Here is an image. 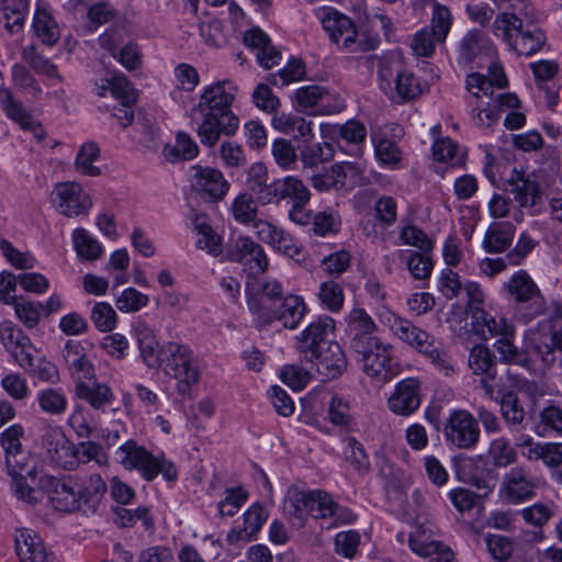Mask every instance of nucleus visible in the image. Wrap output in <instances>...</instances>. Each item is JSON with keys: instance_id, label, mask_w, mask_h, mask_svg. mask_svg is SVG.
Returning a JSON list of instances; mask_svg holds the SVG:
<instances>
[{"instance_id": "nucleus-30", "label": "nucleus", "mask_w": 562, "mask_h": 562, "mask_svg": "<svg viewBox=\"0 0 562 562\" xmlns=\"http://www.w3.org/2000/svg\"><path fill=\"white\" fill-rule=\"evenodd\" d=\"M35 403L42 414L52 417L65 415L69 406L67 392L60 386H47L38 390Z\"/></svg>"}, {"instance_id": "nucleus-64", "label": "nucleus", "mask_w": 562, "mask_h": 562, "mask_svg": "<svg viewBox=\"0 0 562 562\" xmlns=\"http://www.w3.org/2000/svg\"><path fill=\"white\" fill-rule=\"evenodd\" d=\"M430 252L412 251L407 259V268L412 277L416 280H426L430 277L434 263Z\"/></svg>"}, {"instance_id": "nucleus-44", "label": "nucleus", "mask_w": 562, "mask_h": 562, "mask_svg": "<svg viewBox=\"0 0 562 562\" xmlns=\"http://www.w3.org/2000/svg\"><path fill=\"white\" fill-rule=\"evenodd\" d=\"M74 247L80 259L93 261L102 256L103 247L85 228L72 232Z\"/></svg>"}, {"instance_id": "nucleus-39", "label": "nucleus", "mask_w": 562, "mask_h": 562, "mask_svg": "<svg viewBox=\"0 0 562 562\" xmlns=\"http://www.w3.org/2000/svg\"><path fill=\"white\" fill-rule=\"evenodd\" d=\"M199 155V147L193 138L183 132L176 135V143L173 145L167 144L164 147L165 158L177 164L183 160H191Z\"/></svg>"}, {"instance_id": "nucleus-54", "label": "nucleus", "mask_w": 562, "mask_h": 562, "mask_svg": "<svg viewBox=\"0 0 562 562\" xmlns=\"http://www.w3.org/2000/svg\"><path fill=\"white\" fill-rule=\"evenodd\" d=\"M373 216L382 228L393 226L397 220L396 200L390 195L378 198L373 206Z\"/></svg>"}, {"instance_id": "nucleus-50", "label": "nucleus", "mask_w": 562, "mask_h": 562, "mask_svg": "<svg viewBox=\"0 0 562 562\" xmlns=\"http://www.w3.org/2000/svg\"><path fill=\"white\" fill-rule=\"evenodd\" d=\"M469 367L474 374L495 375V363L491 350L484 345L474 346L469 355Z\"/></svg>"}, {"instance_id": "nucleus-8", "label": "nucleus", "mask_w": 562, "mask_h": 562, "mask_svg": "<svg viewBox=\"0 0 562 562\" xmlns=\"http://www.w3.org/2000/svg\"><path fill=\"white\" fill-rule=\"evenodd\" d=\"M506 286L515 301L517 317L525 324L544 315L546 300L538 285L525 270L514 273Z\"/></svg>"}, {"instance_id": "nucleus-58", "label": "nucleus", "mask_w": 562, "mask_h": 562, "mask_svg": "<svg viewBox=\"0 0 562 562\" xmlns=\"http://www.w3.org/2000/svg\"><path fill=\"white\" fill-rule=\"evenodd\" d=\"M0 100L9 117L18 122L25 130L32 128V117L24 111L22 104L13 99L9 90L0 91Z\"/></svg>"}, {"instance_id": "nucleus-3", "label": "nucleus", "mask_w": 562, "mask_h": 562, "mask_svg": "<svg viewBox=\"0 0 562 562\" xmlns=\"http://www.w3.org/2000/svg\"><path fill=\"white\" fill-rule=\"evenodd\" d=\"M493 33L519 55L531 56L546 43L542 30L512 12L499 13L493 22Z\"/></svg>"}, {"instance_id": "nucleus-46", "label": "nucleus", "mask_w": 562, "mask_h": 562, "mask_svg": "<svg viewBox=\"0 0 562 562\" xmlns=\"http://www.w3.org/2000/svg\"><path fill=\"white\" fill-rule=\"evenodd\" d=\"M257 198L248 192L239 193L232 202L231 213L234 220L240 224L256 223L258 213Z\"/></svg>"}, {"instance_id": "nucleus-37", "label": "nucleus", "mask_w": 562, "mask_h": 562, "mask_svg": "<svg viewBox=\"0 0 562 562\" xmlns=\"http://www.w3.org/2000/svg\"><path fill=\"white\" fill-rule=\"evenodd\" d=\"M33 29L37 38L53 47L60 38L59 27L53 15L44 8H37L33 18Z\"/></svg>"}, {"instance_id": "nucleus-20", "label": "nucleus", "mask_w": 562, "mask_h": 562, "mask_svg": "<svg viewBox=\"0 0 562 562\" xmlns=\"http://www.w3.org/2000/svg\"><path fill=\"white\" fill-rule=\"evenodd\" d=\"M507 190L520 209H528L531 214L539 211L541 190L535 175L514 170Z\"/></svg>"}, {"instance_id": "nucleus-25", "label": "nucleus", "mask_w": 562, "mask_h": 562, "mask_svg": "<svg viewBox=\"0 0 562 562\" xmlns=\"http://www.w3.org/2000/svg\"><path fill=\"white\" fill-rule=\"evenodd\" d=\"M315 366L317 372L326 379H335L347 368V358L340 345L336 341L317 350L315 358L304 359Z\"/></svg>"}, {"instance_id": "nucleus-15", "label": "nucleus", "mask_w": 562, "mask_h": 562, "mask_svg": "<svg viewBox=\"0 0 562 562\" xmlns=\"http://www.w3.org/2000/svg\"><path fill=\"white\" fill-rule=\"evenodd\" d=\"M537 488L538 480L520 464L504 474L499 492L507 503L520 504L532 498Z\"/></svg>"}, {"instance_id": "nucleus-4", "label": "nucleus", "mask_w": 562, "mask_h": 562, "mask_svg": "<svg viewBox=\"0 0 562 562\" xmlns=\"http://www.w3.org/2000/svg\"><path fill=\"white\" fill-rule=\"evenodd\" d=\"M117 462L128 471L136 470L142 477L151 482L161 474L168 482H176L178 470L171 460L165 456H154L145 447L139 446L135 440H127L115 451Z\"/></svg>"}, {"instance_id": "nucleus-11", "label": "nucleus", "mask_w": 562, "mask_h": 562, "mask_svg": "<svg viewBox=\"0 0 562 562\" xmlns=\"http://www.w3.org/2000/svg\"><path fill=\"white\" fill-rule=\"evenodd\" d=\"M447 443L458 449H473L480 438L477 420L465 409L452 411L445 424Z\"/></svg>"}, {"instance_id": "nucleus-32", "label": "nucleus", "mask_w": 562, "mask_h": 562, "mask_svg": "<svg viewBox=\"0 0 562 562\" xmlns=\"http://www.w3.org/2000/svg\"><path fill=\"white\" fill-rule=\"evenodd\" d=\"M63 358L71 375L78 379H88L93 374V366L87 359L80 341L68 340L63 350Z\"/></svg>"}, {"instance_id": "nucleus-42", "label": "nucleus", "mask_w": 562, "mask_h": 562, "mask_svg": "<svg viewBox=\"0 0 562 562\" xmlns=\"http://www.w3.org/2000/svg\"><path fill=\"white\" fill-rule=\"evenodd\" d=\"M499 405L502 416L512 431H520L525 428L526 413L516 393L512 391L506 392Z\"/></svg>"}, {"instance_id": "nucleus-16", "label": "nucleus", "mask_w": 562, "mask_h": 562, "mask_svg": "<svg viewBox=\"0 0 562 562\" xmlns=\"http://www.w3.org/2000/svg\"><path fill=\"white\" fill-rule=\"evenodd\" d=\"M190 181L196 193L212 202L223 200L231 187L221 170L200 165L190 168Z\"/></svg>"}, {"instance_id": "nucleus-56", "label": "nucleus", "mask_w": 562, "mask_h": 562, "mask_svg": "<svg viewBox=\"0 0 562 562\" xmlns=\"http://www.w3.org/2000/svg\"><path fill=\"white\" fill-rule=\"evenodd\" d=\"M338 133L342 140L353 146V155L360 156L361 145L367 136L366 126L359 121L350 120L338 127Z\"/></svg>"}, {"instance_id": "nucleus-53", "label": "nucleus", "mask_w": 562, "mask_h": 562, "mask_svg": "<svg viewBox=\"0 0 562 562\" xmlns=\"http://www.w3.org/2000/svg\"><path fill=\"white\" fill-rule=\"evenodd\" d=\"M334 157L333 146L329 143L305 144L300 153V159L304 167H317Z\"/></svg>"}, {"instance_id": "nucleus-51", "label": "nucleus", "mask_w": 562, "mask_h": 562, "mask_svg": "<svg viewBox=\"0 0 562 562\" xmlns=\"http://www.w3.org/2000/svg\"><path fill=\"white\" fill-rule=\"evenodd\" d=\"M193 223L199 235L196 246L213 256L221 254L220 237L214 234L212 227L204 221V217L196 215Z\"/></svg>"}, {"instance_id": "nucleus-29", "label": "nucleus", "mask_w": 562, "mask_h": 562, "mask_svg": "<svg viewBox=\"0 0 562 562\" xmlns=\"http://www.w3.org/2000/svg\"><path fill=\"white\" fill-rule=\"evenodd\" d=\"M476 333L483 339L494 337L515 336V327L508 319L498 314H491L484 310L474 314Z\"/></svg>"}, {"instance_id": "nucleus-18", "label": "nucleus", "mask_w": 562, "mask_h": 562, "mask_svg": "<svg viewBox=\"0 0 562 562\" xmlns=\"http://www.w3.org/2000/svg\"><path fill=\"white\" fill-rule=\"evenodd\" d=\"M53 196L58 212L67 217L87 214L92 206L89 194L77 182L58 183Z\"/></svg>"}, {"instance_id": "nucleus-13", "label": "nucleus", "mask_w": 562, "mask_h": 562, "mask_svg": "<svg viewBox=\"0 0 562 562\" xmlns=\"http://www.w3.org/2000/svg\"><path fill=\"white\" fill-rule=\"evenodd\" d=\"M225 258L243 266L249 276L263 273L268 269V258L261 245L249 237H238L233 240L225 251Z\"/></svg>"}, {"instance_id": "nucleus-35", "label": "nucleus", "mask_w": 562, "mask_h": 562, "mask_svg": "<svg viewBox=\"0 0 562 562\" xmlns=\"http://www.w3.org/2000/svg\"><path fill=\"white\" fill-rule=\"evenodd\" d=\"M135 336L145 364L148 368H157L158 352L161 347H159L154 330L145 322H138L135 327Z\"/></svg>"}, {"instance_id": "nucleus-19", "label": "nucleus", "mask_w": 562, "mask_h": 562, "mask_svg": "<svg viewBox=\"0 0 562 562\" xmlns=\"http://www.w3.org/2000/svg\"><path fill=\"white\" fill-rule=\"evenodd\" d=\"M335 329V322L329 316H319L297 337L296 348L303 359H313L318 349L331 342L328 335Z\"/></svg>"}, {"instance_id": "nucleus-60", "label": "nucleus", "mask_w": 562, "mask_h": 562, "mask_svg": "<svg viewBox=\"0 0 562 562\" xmlns=\"http://www.w3.org/2000/svg\"><path fill=\"white\" fill-rule=\"evenodd\" d=\"M91 321L103 333H109L114 329L116 325V313L106 302L95 303L91 310Z\"/></svg>"}, {"instance_id": "nucleus-38", "label": "nucleus", "mask_w": 562, "mask_h": 562, "mask_svg": "<svg viewBox=\"0 0 562 562\" xmlns=\"http://www.w3.org/2000/svg\"><path fill=\"white\" fill-rule=\"evenodd\" d=\"M246 186L261 205H266L272 182L268 183V169L262 162H254L247 169Z\"/></svg>"}, {"instance_id": "nucleus-48", "label": "nucleus", "mask_w": 562, "mask_h": 562, "mask_svg": "<svg viewBox=\"0 0 562 562\" xmlns=\"http://www.w3.org/2000/svg\"><path fill=\"white\" fill-rule=\"evenodd\" d=\"M100 156V148L94 142H87L80 147L76 160L75 168L81 175L88 177H95L100 175V168L94 166L93 162Z\"/></svg>"}, {"instance_id": "nucleus-27", "label": "nucleus", "mask_w": 562, "mask_h": 562, "mask_svg": "<svg viewBox=\"0 0 562 562\" xmlns=\"http://www.w3.org/2000/svg\"><path fill=\"white\" fill-rule=\"evenodd\" d=\"M255 229L258 238L273 247L279 252L295 258L300 255L301 249L294 238L282 228L272 225L269 222L257 220Z\"/></svg>"}, {"instance_id": "nucleus-28", "label": "nucleus", "mask_w": 562, "mask_h": 562, "mask_svg": "<svg viewBox=\"0 0 562 562\" xmlns=\"http://www.w3.org/2000/svg\"><path fill=\"white\" fill-rule=\"evenodd\" d=\"M271 189L266 205L278 204L282 200L294 205L295 203H307L311 199V193L303 181L293 176L272 181Z\"/></svg>"}, {"instance_id": "nucleus-52", "label": "nucleus", "mask_w": 562, "mask_h": 562, "mask_svg": "<svg viewBox=\"0 0 562 562\" xmlns=\"http://www.w3.org/2000/svg\"><path fill=\"white\" fill-rule=\"evenodd\" d=\"M318 297L322 304L333 313L339 312L344 306V289L335 280L324 281L319 285Z\"/></svg>"}, {"instance_id": "nucleus-9", "label": "nucleus", "mask_w": 562, "mask_h": 562, "mask_svg": "<svg viewBox=\"0 0 562 562\" xmlns=\"http://www.w3.org/2000/svg\"><path fill=\"white\" fill-rule=\"evenodd\" d=\"M247 304L256 321L262 326L279 321L283 327L294 329L307 312L303 297L299 295L285 296L279 307L271 311L262 306L258 296L247 292Z\"/></svg>"}, {"instance_id": "nucleus-24", "label": "nucleus", "mask_w": 562, "mask_h": 562, "mask_svg": "<svg viewBox=\"0 0 562 562\" xmlns=\"http://www.w3.org/2000/svg\"><path fill=\"white\" fill-rule=\"evenodd\" d=\"M14 547L20 562H55L42 538L32 529L15 530Z\"/></svg>"}, {"instance_id": "nucleus-17", "label": "nucleus", "mask_w": 562, "mask_h": 562, "mask_svg": "<svg viewBox=\"0 0 562 562\" xmlns=\"http://www.w3.org/2000/svg\"><path fill=\"white\" fill-rule=\"evenodd\" d=\"M295 100L301 109L317 108L316 113L323 115L338 113L346 108L344 99L337 93L316 85L299 88L295 92Z\"/></svg>"}, {"instance_id": "nucleus-62", "label": "nucleus", "mask_w": 562, "mask_h": 562, "mask_svg": "<svg viewBox=\"0 0 562 562\" xmlns=\"http://www.w3.org/2000/svg\"><path fill=\"white\" fill-rule=\"evenodd\" d=\"M452 25V15L448 7L440 4L436 5L431 11L430 31L437 35V41L442 43L446 41L447 35Z\"/></svg>"}, {"instance_id": "nucleus-63", "label": "nucleus", "mask_w": 562, "mask_h": 562, "mask_svg": "<svg viewBox=\"0 0 562 562\" xmlns=\"http://www.w3.org/2000/svg\"><path fill=\"white\" fill-rule=\"evenodd\" d=\"M149 302L148 295L135 288L125 289L115 301L119 311L123 313H135L145 307Z\"/></svg>"}, {"instance_id": "nucleus-57", "label": "nucleus", "mask_w": 562, "mask_h": 562, "mask_svg": "<svg viewBox=\"0 0 562 562\" xmlns=\"http://www.w3.org/2000/svg\"><path fill=\"white\" fill-rule=\"evenodd\" d=\"M485 37L482 31L470 30L460 42V58L465 61H472L484 48Z\"/></svg>"}, {"instance_id": "nucleus-41", "label": "nucleus", "mask_w": 562, "mask_h": 562, "mask_svg": "<svg viewBox=\"0 0 562 562\" xmlns=\"http://www.w3.org/2000/svg\"><path fill=\"white\" fill-rule=\"evenodd\" d=\"M405 69L402 57L398 54L390 53L379 58V81L384 92L393 91V82Z\"/></svg>"}, {"instance_id": "nucleus-23", "label": "nucleus", "mask_w": 562, "mask_h": 562, "mask_svg": "<svg viewBox=\"0 0 562 562\" xmlns=\"http://www.w3.org/2000/svg\"><path fill=\"white\" fill-rule=\"evenodd\" d=\"M23 427L19 424L7 428L0 438L5 454V464L10 474H18L26 470L30 462V454L22 448L21 438Z\"/></svg>"}, {"instance_id": "nucleus-1", "label": "nucleus", "mask_w": 562, "mask_h": 562, "mask_svg": "<svg viewBox=\"0 0 562 562\" xmlns=\"http://www.w3.org/2000/svg\"><path fill=\"white\" fill-rule=\"evenodd\" d=\"M237 88L231 80H221L205 87L198 104L192 109L201 116L196 133L200 142L214 147L222 134L234 135L239 126V119L232 111Z\"/></svg>"}, {"instance_id": "nucleus-7", "label": "nucleus", "mask_w": 562, "mask_h": 562, "mask_svg": "<svg viewBox=\"0 0 562 562\" xmlns=\"http://www.w3.org/2000/svg\"><path fill=\"white\" fill-rule=\"evenodd\" d=\"M321 22L331 42L347 52L366 53L374 50L380 44V37L376 34H359L352 21L336 10H324Z\"/></svg>"}, {"instance_id": "nucleus-6", "label": "nucleus", "mask_w": 562, "mask_h": 562, "mask_svg": "<svg viewBox=\"0 0 562 562\" xmlns=\"http://www.w3.org/2000/svg\"><path fill=\"white\" fill-rule=\"evenodd\" d=\"M178 381L177 389L182 395L190 393L191 386L199 382L200 371L189 346L170 341L158 352L157 368Z\"/></svg>"}, {"instance_id": "nucleus-5", "label": "nucleus", "mask_w": 562, "mask_h": 562, "mask_svg": "<svg viewBox=\"0 0 562 562\" xmlns=\"http://www.w3.org/2000/svg\"><path fill=\"white\" fill-rule=\"evenodd\" d=\"M387 323L391 331L398 339L427 357L446 375L453 372V367L448 356L441 350L440 342L429 333L394 314H390Z\"/></svg>"}, {"instance_id": "nucleus-12", "label": "nucleus", "mask_w": 562, "mask_h": 562, "mask_svg": "<svg viewBox=\"0 0 562 562\" xmlns=\"http://www.w3.org/2000/svg\"><path fill=\"white\" fill-rule=\"evenodd\" d=\"M0 341L5 351L25 371H31L34 366L36 348L30 337L13 322L0 323Z\"/></svg>"}, {"instance_id": "nucleus-45", "label": "nucleus", "mask_w": 562, "mask_h": 562, "mask_svg": "<svg viewBox=\"0 0 562 562\" xmlns=\"http://www.w3.org/2000/svg\"><path fill=\"white\" fill-rule=\"evenodd\" d=\"M422 92L420 83L415 75L406 68L393 82V91L385 92L396 102H405L415 99Z\"/></svg>"}, {"instance_id": "nucleus-40", "label": "nucleus", "mask_w": 562, "mask_h": 562, "mask_svg": "<svg viewBox=\"0 0 562 562\" xmlns=\"http://www.w3.org/2000/svg\"><path fill=\"white\" fill-rule=\"evenodd\" d=\"M494 78L490 79L484 75L473 72L467 77V90L475 98L482 95L492 97L494 87L504 88L507 86V79L502 70L493 74Z\"/></svg>"}, {"instance_id": "nucleus-10", "label": "nucleus", "mask_w": 562, "mask_h": 562, "mask_svg": "<svg viewBox=\"0 0 562 562\" xmlns=\"http://www.w3.org/2000/svg\"><path fill=\"white\" fill-rule=\"evenodd\" d=\"M363 345L362 348L352 350L361 357L364 373L380 383L390 381L393 375L391 370L392 345L384 342L379 337Z\"/></svg>"}, {"instance_id": "nucleus-21", "label": "nucleus", "mask_w": 562, "mask_h": 562, "mask_svg": "<svg viewBox=\"0 0 562 562\" xmlns=\"http://www.w3.org/2000/svg\"><path fill=\"white\" fill-rule=\"evenodd\" d=\"M38 486L48 495L57 510L72 512L81 506L82 501L79 491H75L74 486L66 481L44 474L40 477Z\"/></svg>"}, {"instance_id": "nucleus-55", "label": "nucleus", "mask_w": 562, "mask_h": 562, "mask_svg": "<svg viewBox=\"0 0 562 562\" xmlns=\"http://www.w3.org/2000/svg\"><path fill=\"white\" fill-rule=\"evenodd\" d=\"M0 384L4 392L14 401L25 402L31 395L27 380L20 373L10 372L3 375Z\"/></svg>"}, {"instance_id": "nucleus-14", "label": "nucleus", "mask_w": 562, "mask_h": 562, "mask_svg": "<svg viewBox=\"0 0 562 562\" xmlns=\"http://www.w3.org/2000/svg\"><path fill=\"white\" fill-rule=\"evenodd\" d=\"M42 447L47 458L64 470H72L78 464L76 446L58 426H46L42 437Z\"/></svg>"}, {"instance_id": "nucleus-22", "label": "nucleus", "mask_w": 562, "mask_h": 562, "mask_svg": "<svg viewBox=\"0 0 562 562\" xmlns=\"http://www.w3.org/2000/svg\"><path fill=\"white\" fill-rule=\"evenodd\" d=\"M420 402V383L417 379L408 378L395 385L387 400V407L396 415L409 416L419 408Z\"/></svg>"}, {"instance_id": "nucleus-49", "label": "nucleus", "mask_w": 562, "mask_h": 562, "mask_svg": "<svg viewBox=\"0 0 562 562\" xmlns=\"http://www.w3.org/2000/svg\"><path fill=\"white\" fill-rule=\"evenodd\" d=\"M487 454L493 465L496 468H507L517 460L515 448L512 447L509 441L504 437L492 440Z\"/></svg>"}, {"instance_id": "nucleus-34", "label": "nucleus", "mask_w": 562, "mask_h": 562, "mask_svg": "<svg viewBox=\"0 0 562 562\" xmlns=\"http://www.w3.org/2000/svg\"><path fill=\"white\" fill-rule=\"evenodd\" d=\"M408 546L420 557H431L430 562H454L453 551L439 541H426L417 535H411Z\"/></svg>"}, {"instance_id": "nucleus-31", "label": "nucleus", "mask_w": 562, "mask_h": 562, "mask_svg": "<svg viewBox=\"0 0 562 562\" xmlns=\"http://www.w3.org/2000/svg\"><path fill=\"white\" fill-rule=\"evenodd\" d=\"M76 395L78 398L87 402L95 411H104L106 406L113 404L115 395L112 389L102 382H79L76 384Z\"/></svg>"}, {"instance_id": "nucleus-36", "label": "nucleus", "mask_w": 562, "mask_h": 562, "mask_svg": "<svg viewBox=\"0 0 562 562\" xmlns=\"http://www.w3.org/2000/svg\"><path fill=\"white\" fill-rule=\"evenodd\" d=\"M22 58L37 75L55 79L63 82L64 78L58 72L57 66L41 52L34 44L26 45L22 48Z\"/></svg>"}, {"instance_id": "nucleus-47", "label": "nucleus", "mask_w": 562, "mask_h": 562, "mask_svg": "<svg viewBox=\"0 0 562 562\" xmlns=\"http://www.w3.org/2000/svg\"><path fill=\"white\" fill-rule=\"evenodd\" d=\"M2 15L5 20V27L15 32L23 26L26 13L29 11L27 0H0Z\"/></svg>"}, {"instance_id": "nucleus-2", "label": "nucleus", "mask_w": 562, "mask_h": 562, "mask_svg": "<svg viewBox=\"0 0 562 562\" xmlns=\"http://www.w3.org/2000/svg\"><path fill=\"white\" fill-rule=\"evenodd\" d=\"M291 506L300 521V527L304 525V513L321 520L322 525L328 529L350 525L356 520V515L349 508L337 504L327 492L322 490L296 492L291 498Z\"/></svg>"}, {"instance_id": "nucleus-61", "label": "nucleus", "mask_w": 562, "mask_h": 562, "mask_svg": "<svg viewBox=\"0 0 562 562\" xmlns=\"http://www.w3.org/2000/svg\"><path fill=\"white\" fill-rule=\"evenodd\" d=\"M106 492V485L100 474H92L79 491L82 503L94 508Z\"/></svg>"}, {"instance_id": "nucleus-43", "label": "nucleus", "mask_w": 562, "mask_h": 562, "mask_svg": "<svg viewBox=\"0 0 562 562\" xmlns=\"http://www.w3.org/2000/svg\"><path fill=\"white\" fill-rule=\"evenodd\" d=\"M515 336H505L494 342V349L498 353L499 361L506 364H515L528 368V350L519 349L513 341Z\"/></svg>"}, {"instance_id": "nucleus-59", "label": "nucleus", "mask_w": 562, "mask_h": 562, "mask_svg": "<svg viewBox=\"0 0 562 562\" xmlns=\"http://www.w3.org/2000/svg\"><path fill=\"white\" fill-rule=\"evenodd\" d=\"M400 239L404 245L416 247L424 252H431L434 248L432 239L423 229L412 224L402 227Z\"/></svg>"}, {"instance_id": "nucleus-26", "label": "nucleus", "mask_w": 562, "mask_h": 562, "mask_svg": "<svg viewBox=\"0 0 562 562\" xmlns=\"http://www.w3.org/2000/svg\"><path fill=\"white\" fill-rule=\"evenodd\" d=\"M347 331L350 337V348L360 349L363 344H368L378 336V330L373 318L362 307H353L346 317Z\"/></svg>"}, {"instance_id": "nucleus-33", "label": "nucleus", "mask_w": 562, "mask_h": 562, "mask_svg": "<svg viewBox=\"0 0 562 562\" xmlns=\"http://www.w3.org/2000/svg\"><path fill=\"white\" fill-rule=\"evenodd\" d=\"M515 231V226L508 222L492 223L484 235V250L491 254L505 251L514 239Z\"/></svg>"}]
</instances>
